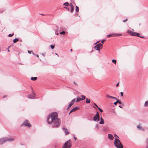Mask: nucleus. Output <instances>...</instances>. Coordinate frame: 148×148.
<instances>
[{
  "label": "nucleus",
  "mask_w": 148,
  "mask_h": 148,
  "mask_svg": "<svg viewBox=\"0 0 148 148\" xmlns=\"http://www.w3.org/2000/svg\"><path fill=\"white\" fill-rule=\"evenodd\" d=\"M58 116L57 113L54 112L47 116V121L48 124L51 125L53 128H57L60 126L61 121L58 118Z\"/></svg>",
  "instance_id": "1"
},
{
  "label": "nucleus",
  "mask_w": 148,
  "mask_h": 148,
  "mask_svg": "<svg viewBox=\"0 0 148 148\" xmlns=\"http://www.w3.org/2000/svg\"><path fill=\"white\" fill-rule=\"evenodd\" d=\"M114 144L117 148H123V147L120 140L118 138H115Z\"/></svg>",
  "instance_id": "2"
},
{
  "label": "nucleus",
  "mask_w": 148,
  "mask_h": 148,
  "mask_svg": "<svg viewBox=\"0 0 148 148\" xmlns=\"http://www.w3.org/2000/svg\"><path fill=\"white\" fill-rule=\"evenodd\" d=\"M71 142L70 140L66 141L64 144L62 148H71Z\"/></svg>",
  "instance_id": "3"
},
{
  "label": "nucleus",
  "mask_w": 148,
  "mask_h": 148,
  "mask_svg": "<svg viewBox=\"0 0 148 148\" xmlns=\"http://www.w3.org/2000/svg\"><path fill=\"white\" fill-rule=\"evenodd\" d=\"M25 126L30 127L31 126V125L29 123L28 121L27 120H25L22 124L21 126Z\"/></svg>",
  "instance_id": "4"
},
{
  "label": "nucleus",
  "mask_w": 148,
  "mask_h": 148,
  "mask_svg": "<svg viewBox=\"0 0 148 148\" xmlns=\"http://www.w3.org/2000/svg\"><path fill=\"white\" fill-rule=\"evenodd\" d=\"M93 120L94 121H98L99 120V115L98 112H97L95 115L94 116Z\"/></svg>",
  "instance_id": "5"
},
{
  "label": "nucleus",
  "mask_w": 148,
  "mask_h": 148,
  "mask_svg": "<svg viewBox=\"0 0 148 148\" xmlns=\"http://www.w3.org/2000/svg\"><path fill=\"white\" fill-rule=\"evenodd\" d=\"M6 142L5 138H3L0 139V144L2 145Z\"/></svg>",
  "instance_id": "6"
},
{
  "label": "nucleus",
  "mask_w": 148,
  "mask_h": 148,
  "mask_svg": "<svg viewBox=\"0 0 148 148\" xmlns=\"http://www.w3.org/2000/svg\"><path fill=\"white\" fill-rule=\"evenodd\" d=\"M28 96V98L29 99H34L36 97V95L34 93L32 92V94L29 95Z\"/></svg>",
  "instance_id": "7"
},
{
  "label": "nucleus",
  "mask_w": 148,
  "mask_h": 148,
  "mask_svg": "<svg viewBox=\"0 0 148 148\" xmlns=\"http://www.w3.org/2000/svg\"><path fill=\"white\" fill-rule=\"evenodd\" d=\"M63 131H64L65 134L67 135L69 134V132L68 130L64 126L62 128Z\"/></svg>",
  "instance_id": "8"
},
{
  "label": "nucleus",
  "mask_w": 148,
  "mask_h": 148,
  "mask_svg": "<svg viewBox=\"0 0 148 148\" xmlns=\"http://www.w3.org/2000/svg\"><path fill=\"white\" fill-rule=\"evenodd\" d=\"M78 109L79 108L78 107H75L73 108L72 110H71L69 113V114H70L71 113L75 111L76 110H78Z\"/></svg>",
  "instance_id": "9"
},
{
  "label": "nucleus",
  "mask_w": 148,
  "mask_h": 148,
  "mask_svg": "<svg viewBox=\"0 0 148 148\" xmlns=\"http://www.w3.org/2000/svg\"><path fill=\"white\" fill-rule=\"evenodd\" d=\"M6 142L7 141H9V142H12L14 140V138H5Z\"/></svg>",
  "instance_id": "10"
},
{
  "label": "nucleus",
  "mask_w": 148,
  "mask_h": 148,
  "mask_svg": "<svg viewBox=\"0 0 148 148\" xmlns=\"http://www.w3.org/2000/svg\"><path fill=\"white\" fill-rule=\"evenodd\" d=\"M108 138L109 139L111 140H113L114 138L112 135L110 134H108Z\"/></svg>",
  "instance_id": "11"
},
{
  "label": "nucleus",
  "mask_w": 148,
  "mask_h": 148,
  "mask_svg": "<svg viewBox=\"0 0 148 148\" xmlns=\"http://www.w3.org/2000/svg\"><path fill=\"white\" fill-rule=\"evenodd\" d=\"M106 97L108 98H109L111 99H114L115 100H117V98L114 97H112V96H110L108 95H106Z\"/></svg>",
  "instance_id": "12"
},
{
  "label": "nucleus",
  "mask_w": 148,
  "mask_h": 148,
  "mask_svg": "<svg viewBox=\"0 0 148 148\" xmlns=\"http://www.w3.org/2000/svg\"><path fill=\"white\" fill-rule=\"evenodd\" d=\"M101 121L99 122V123L100 124H103L104 123V121L102 117L100 118Z\"/></svg>",
  "instance_id": "13"
},
{
  "label": "nucleus",
  "mask_w": 148,
  "mask_h": 148,
  "mask_svg": "<svg viewBox=\"0 0 148 148\" xmlns=\"http://www.w3.org/2000/svg\"><path fill=\"white\" fill-rule=\"evenodd\" d=\"M134 29H132V30H128L127 31V32L131 35Z\"/></svg>",
  "instance_id": "14"
},
{
  "label": "nucleus",
  "mask_w": 148,
  "mask_h": 148,
  "mask_svg": "<svg viewBox=\"0 0 148 148\" xmlns=\"http://www.w3.org/2000/svg\"><path fill=\"white\" fill-rule=\"evenodd\" d=\"M102 47H94V49L97 50H99L102 48Z\"/></svg>",
  "instance_id": "15"
},
{
  "label": "nucleus",
  "mask_w": 148,
  "mask_h": 148,
  "mask_svg": "<svg viewBox=\"0 0 148 148\" xmlns=\"http://www.w3.org/2000/svg\"><path fill=\"white\" fill-rule=\"evenodd\" d=\"M137 128L140 130H142L143 131L144 130V129L142 127H141L140 125H138L137 126Z\"/></svg>",
  "instance_id": "16"
},
{
  "label": "nucleus",
  "mask_w": 148,
  "mask_h": 148,
  "mask_svg": "<svg viewBox=\"0 0 148 148\" xmlns=\"http://www.w3.org/2000/svg\"><path fill=\"white\" fill-rule=\"evenodd\" d=\"M82 100V98H81L78 97L77 98V99H76L77 102H79V101H81Z\"/></svg>",
  "instance_id": "17"
},
{
  "label": "nucleus",
  "mask_w": 148,
  "mask_h": 148,
  "mask_svg": "<svg viewBox=\"0 0 148 148\" xmlns=\"http://www.w3.org/2000/svg\"><path fill=\"white\" fill-rule=\"evenodd\" d=\"M37 79V77H33L31 78V79L33 81H35Z\"/></svg>",
  "instance_id": "18"
},
{
  "label": "nucleus",
  "mask_w": 148,
  "mask_h": 148,
  "mask_svg": "<svg viewBox=\"0 0 148 148\" xmlns=\"http://www.w3.org/2000/svg\"><path fill=\"white\" fill-rule=\"evenodd\" d=\"M79 7L77 6H76L75 11L76 12H79Z\"/></svg>",
  "instance_id": "19"
},
{
  "label": "nucleus",
  "mask_w": 148,
  "mask_h": 148,
  "mask_svg": "<svg viewBox=\"0 0 148 148\" xmlns=\"http://www.w3.org/2000/svg\"><path fill=\"white\" fill-rule=\"evenodd\" d=\"M76 100V99L75 98L73 99L71 102L70 103H71L73 105L74 103L75 102Z\"/></svg>",
  "instance_id": "20"
},
{
  "label": "nucleus",
  "mask_w": 148,
  "mask_h": 148,
  "mask_svg": "<svg viewBox=\"0 0 148 148\" xmlns=\"http://www.w3.org/2000/svg\"><path fill=\"white\" fill-rule=\"evenodd\" d=\"M63 5L65 6H67L69 5V4L67 2H66L64 3Z\"/></svg>",
  "instance_id": "21"
},
{
  "label": "nucleus",
  "mask_w": 148,
  "mask_h": 148,
  "mask_svg": "<svg viewBox=\"0 0 148 148\" xmlns=\"http://www.w3.org/2000/svg\"><path fill=\"white\" fill-rule=\"evenodd\" d=\"M18 39L17 38H15L13 40V42L14 43H16L18 40Z\"/></svg>",
  "instance_id": "22"
},
{
  "label": "nucleus",
  "mask_w": 148,
  "mask_h": 148,
  "mask_svg": "<svg viewBox=\"0 0 148 148\" xmlns=\"http://www.w3.org/2000/svg\"><path fill=\"white\" fill-rule=\"evenodd\" d=\"M145 106H148V101H146L144 105Z\"/></svg>",
  "instance_id": "23"
},
{
  "label": "nucleus",
  "mask_w": 148,
  "mask_h": 148,
  "mask_svg": "<svg viewBox=\"0 0 148 148\" xmlns=\"http://www.w3.org/2000/svg\"><path fill=\"white\" fill-rule=\"evenodd\" d=\"M86 103H90V99L86 98Z\"/></svg>",
  "instance_id": "24"
},
{
  "label": "nucleus",
  "mask_w": 148,
  "mask_h": 148,
  "mask_svg": "<svg viewBox=\"0 0 148 148\" xmlns=\"http://www.w3.org/2000/svg\"><path fill=\"white\" fill-rule=\"evenodd\" d=\"M95 46H102V45L101 43L96 44Z\"/></svg>",
  "instance_id": "25"
},
{
  "label": "nucleus",
  "mask_w": 148,
  "mask_h": 148,
  "mask_svg": "<svg viewBox=\"0 0 148 148\" xmlns=\"http://www.w3.org/2000/svg\"><path fill=\"white\" fill-rule=\"evenodd\" d=\"M136 32H133L131 36H136Z\"/></svg>",
  "instance_id": "26"
},
{
  "label": "nucleus",
  "mask_w": 148,
  "mask_h": 148,
  "mask_svg": "<svg viewBox=\"0 0 148 148\" xmlns=\"http://www.w3.org/2000/svg\"><path fill=\"white\" fill-rule=\"evenodd\" d=\"M112 62L114 63L115 64H116V60L114 59H113L112 60Z\"/></svg>",
  "instance_id": "27"
},
{
  "label": "nucleus",
  "mask_w": 148,
  "mask_h": 148,
  "mask_svg": "<svg viewBox=\"0 0 148 148\" xmlns=\"http://www.w3.org/2000/svg\"><path fill=\"white\" fill-rule=\"evenodd\" d=\"M81 97L82 98V100L85 99L86 98V97L84 95H81Z\"/></svg>",
  "instance_id": "28"
},
{
  "label": "nucleus",
  "mask_w": 148,
  "mask_h": 148,
  "mask_svg": "<svg viewBox=\"0 0 148 148\" xmlns=\"http://www.w3.org/2000/svg\"><path fill=\"white\" fill-rule=\"evenodd\" d=\"M60 34H61L64 35L65 34V33L64 31H62L60 32Z\"/></svg>",
  "instance_id": "29"
},
{
  "label": "nucleus",
  "mask_w": 148,
  "mask_h": 148,
  "mask_svg": "<svg viewBox=\"0 0 148 148\" xmlns=\"http://www.w3.org/2000/svg\"><path fill=\"white\" fill-rule=\"evenodd\" d=\"M136 36L139 37L140 34L139 33L136 32Z\"/></svg>",
  "instance_id": "30"
},
{
  "label": "nucleus",
  "mask_w": 148,
  "mask_h": 148,
  "mask_svg": "<svg viewBox=\"0 0 148 148\" xmlns=\"http://www.w3.org/2000/svg\"><path fill=\"white\" fill-rule=\"evenodd\" d=\"M98 109H99V111L102 112H103V110H102V109H101L100 108H99V107H98Z\"/></svg>",
  "instance_id": "31"
},
{
  "label": "nucleus",
  "mask_w": 148,
  "mask_h": 148,
  "mask_svg": "<svg viewBox=\"0 0 148 148\" xmlns=\"http://www.w3.org/2000/svg\"><path fill=\"white\" fill-rule=\"evenodd\" d=\"M64 8H65L66 10H67L68 11H69V8H68V7H64Z\"/></svg>",
  "instance_id": "32"
},
{
  "label": "nucleus",
  "mask_w": 148,
  "mask_h": 148,
  "mask_svg": "<svg viewBox=\"0 0 148 148\" xmlns=\"http://www.w3.org/2000/svg\"><path fill=\"white\" fill-rule=\"evenodd\" d=\"M74 10V8H71V13H72L73 12Z\"/></svg>",
  "instance_id": "33"
},
{
  "label": "nucleus",
  "mask_w": 148,
  "mask_h": 148,
  "mask_svg": "<svg viewBox=\"0 0 148 148\" xmlns=\"http://www.w3.org/2000/svg\"><path fill=\"white\" fill-rule=\"evenodd\" d=\"M114 137H115V138H119V137L118 136H117L116 134H115L114 135Z\"/></svg>",
  "instance_id": "34"
},
{
  "label": "nucleus",
  "mask_w": 148,
  "mask_h": 148,
  "mask_svg": "<svg viewBox=\"0 0 148 148\" xmlns=\"http://www.w3.org/2000/svg\"><path fill=\"white\" fill-rule=\"evenodd\" d=\"M14 34V33H13L12 34H10L8 35V36L9 37H11L12 36H13Z\"/></svg>",
  "instance_id": "35"
},
{
  "label": "nucleus",
  "mask_w": 148,
  "mask_h": 148,
  "mask_svg": "<svg viewBox=\"0 0 148 148\" xmlns=\"http://www.w3.org/2000/svg\"><path fill=\"white\" fill-rule=\"evenodd\" d=\"M117 100V103H119V104H121V102L120 101H119V100H118L117 99L116 100Z\"/></svg>",
  "instance_id": "36"
},
{
  "label": "nucleus",
  "mask_w": 148,
  "mask_h": 148,
  "mask_svg": "<svg viewBox=\"0 0 148 148\" xmlns=\"http://www.w3.org/2000/svg\"><path fill=\"white\" fill-rule=\"evenodd\" d=\"M127 21V18H126L125 19V20H123V22H126V21Z\"/></svg>",
  "instance_id": "37"
},
{
  "label": "nucleus",
  "mask_w": 148,
  "mask_h": 148,
  "mask_svg": "<svg viewBox=\"0 0 148 148\" xmlns=\"http://www.w3.org/2000/svg\"><path fill=\"white\" fill-rule=\"evenodd\" d=\"M106 40H102L101 42L102 43H103L104 42H105L106 41Z\"/></svg>",
  "instance_id": "38"
},
{
  "label": "nucleus",
  "mask_w": 148,
  "mask_h": 148,
  "mask_svg": "<svg viewBox=\"0 0 148 148\" xmlns=\"http://www.w3.org/2000/svg\"><path fill=\"white\" fill-rule=\"evenodd\" d=\"M28 52L29 54L31 53H32V51H28Z\"/></svg>",
  "instance_id": "39"
},
{
  "label": "nucleus",
  "mask_w": 148,
  "mask_h": 148,
  "mask_svg": "<svg viewBox=\"0 0 148 148\" xmlns=\"http://www.w3.org/2000/svg\"><path fill=\"white\" fill-rule=\"evenodd\" d=\"M117 103V100L115 102H114V104L115 105H116Z\"/></svg>",
  "instance_id": "40"
},
{
  "label": "nucleus",
  "mask_w": 148,
  "mask_h": 148,
  "mask_svg": "<svg viewBox=\"0 0 148 148\" xmlns=\"http://www.w3.org/2000/svg\"><path fill=\"white\" fill-rule=\"evenodd\" d=\"M120 94L122 96H123V92H121L120 93Z\"/></svg>",
  "instance_id": "41"
},
{
  "label": "nucleus",
  "mask_w": 148,
  "mask_h": 148,
  "mask_svg": "<svg viewBox=\"0 0 148 148\" xmlns=\"http://www.w3.org/2000/svg\"><path fill=\"white\" fill-rule=\"evenodd\" d=\"M112 36V35L111 34H109V35H108L107 36V37H110Z\"/></svg>",
  "instance_id": "42"
},
{
  "label": "nucleus",
  "mask_w": 148,
  "mask_h": 148,
  "mask_svg": "<svg viewBox=\"0 0 148 148\" xmlns=\"http://www.w3.org/2000/svg\"><path fill=\"white\" fill-rule=\"evenodd\" d=\"M71 106L69 105L68 106V108H67V109H68L70 107H71Z\"/></svg>",
  "instance_id": "43"
},
{
  "label": "nucleus",
  "mask_w": 148,
  "mask_h": 148,
  "mask_svg": "<svg viewBox=\"0 0 148 148\" xmlns=\"http://www.w3.org/2000/svg\"><path fill=\"white\" fill-rule=\"evenodd\" d=\"M71 106L69 105L68 106V108H67V109H68L70 107H71Z\"/></svg>",
  "instance_id": "44"
},
{
  "label": "nucleus",
  "mask_w": 148,
  "mask_h": 148,
  "mask_svg": "<svg viewBox=\"0 0 148 148\" xmlns=\"http://www.w3.org/2000/svg\"><path fill=\"white\" fill-rule=\"evenodd\" d=\"M94 104L95 105V106L98 108V106H97V105L95 104V103H94Z\"/></svg>",
  "instance_id": "45"
},
{
  "label": "nucleus",
  "mask_w": 148,
  "mask_h": 148,
  "mask_svg": "<svg viewBox=\"0 0 148 148\" xmlns=\"http://www.w3.org/2000/svg\"><path fill=\"white\" fill-rule=\"evenodd\" d=\"M139 37H140V38H145L143 36H140Z\"/></svg>",
  "instance_id": "46"
},
{
  "label": "nucleus",
  "mask_w": 148,
  "mask_h": 148,
  "mask_svg": "<svg viewBox=\"0 0 148 148\" xmlns=\"http://www.w3.org/2000/svg\"><path fill=\"white\" fill-rule=\"evenodd\" d=\"M119 83H118L116 84V87H118V86H119Z\"/></svg>",
  "instance_id": "47"
},
{
  "label": "nucleus",
  "mask_w": 148,
  "mask_h": 148,
  "mask_svg": "<svg viewBox=\"0 0 148 148\" xmlns=\"http://www.w3.org/2000/svg\"><path fill=\"white\" fill-rule=\"evenodd\" d=\"M74 139L76 141V138H75V136L74 137Z\"/></svg>",
  "instance_id": "48"
},
{
  "label": "nucleus",
  "mask_w": 148,
  "mask_h": 148,
  "mask_svg": "<svg viewBox=\"0 0 148 148\" xmlns=\"http://www.w3.org/2000/svg\"><path fill=\"white\" fill-rule=\"evenodd\" d=\"M69 5H70V6L73 5L72 3H70Z\"/></svg>",
  "instance_id": "49"
},
{
  "label": "nucleus",
  "mask_w": 148,
  "mask_h": 148,
  "mask_svg": "<svg viewBox=\"0 0 148 148\" xmlns=\"http://www.w3.org/2000/svg\"><path fill=\"white\" fill-rule=\"evenodd\" d=\"M69 105L71 106L73 104H71V103H70L69 104Z\"/></svg>",
  "instance_id": "50"
},
{
  "label": "nucleus",
  "mask_w": 148,
  "mask_h": 148,
  "mask_svg": "<svg viewBox=\"0 0 148 148\" xmlns=\"http://www.w3.org/2000/svg\"><path fill=\"white\" fill-rule=\"evenodd\" d=\"M71 8H74V6L73 5H72V6H71Z\"/></svg>",
  "instance_id": "51"
},
{
  "label": "nucleus",
  "mask_w": 148,
  "mask_h": 148,
  "mask_svg": "<svg viewBox=\"0 0 148 148\" xmlns=\"http://www.w3.org/2000/svg\"><path fill=\"white\" fill-rule=\"evenodd\" d=\"M50 46L51 47H54V46H55L54 45H51Z\"/></svg>",
  "instance_id": "52"
},
{
  "label": "nucleus",
  "mask_w": 148,
  "mask_h": 148,
  "mask_svg": "<svg viewBox=\"0 0 148 148\" xmlns=\"http://www.w3.org/2000/svg\"><path fill=\"white\" fill-rule=\"evenodd\" d=\"M54 47H51L52 49H53L54 48Z\"/></svg>",
  "instance_id": "53"
},
{
  "label": "nucleus",
  "mask_w": 148,
  "mask_h": 148,
  "mask_svg": "<svg viewBox=\"0 0 148 148\" xmlns=\"http://www.w3.org/2000/svg\"><path fill=\"white\" fill-rule=\"evenodd\" d=\"M73 83H74V84H75L76 85H77V84L75 82H74Z\"/></svg>",
  "instance_id": "54"
},
{
  "label": "nucleus",
  "mask_w": 148,
  "mask_h": 148,
  "mask_svg": "<svg viewBox=\"0 0 148 148\" xmlns=\"http://www.w3.org/2000/svg\"><path fill=\"white\" fill-rule=\"evenodd\" d=\"M119 107L121 108H122V106H119Z\"/></svg>",
  "instance_id": "55"
},
{
  "label": "nucleus",
  "mask_w": 148,
  "mask_h": 148,
  "mask_svg": "<svg viewBox=\"0 0 148 148\" xmlns=\"http://www.w3.org/2000/svg\"><path fill=\"white\" fill-rule=\"evenodd\" d=\"M99 42V41H97V42H96L94 44L95 45H96V43H97V42Z\"/></svg>",
  "instance_id": "56"
},
{
  "label": "nucleus",
  "mask_w": 148,
  "mask_h": 148,
  "mask_svg": "<svg viewBox=\"0 0 148 148\" xmlns=\"http://www.w3.org/2000/svg\"><path fill=\"white\" fill-rule=\"evenodd\" d=\"M36 56L38 58L39 57V56L37 55H36Z\"/></svg>",
  "instance_id": "57"
},
{
  "label": "nucleus",
  "mask_w": 148,
  "mask_h": 148,
  "mask_svg": "<svg viewBox=\"0 0 148 148\" xmlns=\"http://www.w3.org/2000/svg\"><path fill=\"white\" fill-rule=\"evenodd\" d=\"M56 35H58V33H57V34H56Z\"/></svg>",
  "instance_id": "58"
},
{
  "label": "nucleus",
  "mask_w": 148,
  "mask_h": 148,
  "mask_svg": "<svg viewBox=\"0 0 148 148\" xmlns=\"http://www.w3.org/2000/svg\"><path fill=\"white\" fill-rule=\"evenodd\" d=\"M121 34H119V35L118 36H121Z\"/></svg>",
  "instance_id": "59"
},
{
  "label": "nucleus",
  "mask_w": 148,
  "mask_h": 148,
  "mask_svg": "<svg viewBox=\"0 0 148 148\" xmlns=\"http://www.w3.org/2000/svg\"><path fill=\"white\" fill-rule=\"evenodd\" d=\"M96 126L98 128L97 125H96Z\"/></svg>",
  "instance_id": "60"
},
{
  "label": "nucleus",
  "mask_w": 148,
  "mask_h": 148,
  "mask_svg": "<svg viewBox=\"0 0 148 148\" xmlns=\"http://www.w3.org/2000/svg\"><path fill=\"white\" fill-rule=\"evenodd\" d=\"M8 51L9 52L10 51L9 50V49H8Z\"/></svg>",
  "instance_id": "61"
},
{
  "label": "nucleus",
  "mask_w": 148,
  "mask_h": 148,
  "mask_svg": "<svg viewBox=\"0 0 148 148\" xmlns=\"http://www.w3.org/2000/svg\"><path fill=\"white\" fill-rule=\"evenodd\" d=\"M42 55L43 56H44V54H43V53H42Z\"/></svg>",
  "instance_id": "62"
},
{
  "label": "nucleus",
  "mask_w": 148,
  "mask_h": 148,
  "mask_svg": "<svg viewBox=\"0 0 148 148\" xmlns=\"http://www.w3.org/2000/svg\"><path fill=\"white\" fill-rule=\"evenodd\" d=\"M6 97V96H5H5H3V97H4V98H5V97Z\"/></svg>",
  "instance_id": "63"
},
{
  "label": "nucleus",
  "mask_w": 148,
  "mask_h": 148,
  "mask_svg": "<svg viewBox=\"0 0 148 148\" xmlns=\"http://www.w3.org/2000/svg\"><path fill=\"white\" fill-rule=\"evenodd\" d=\"M71 51H72V49H71Z\"/></svg>",
  "instance_id": "64"
}]
</instances>
